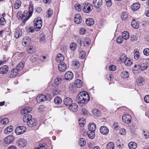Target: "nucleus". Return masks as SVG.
Returning <instances> with one entry per match:
<instances>
[{"label":"nucleus","instance_id":"f257e3e1","mask_svg":"<svg viewBox=\"0 0 149 149\" xmlns=\"http://www.w3.org/2000/svg\"><path fill=\"white\" fill-rule=\"evenodd\" d=\"M89 100V96L87 93L85 91H82L77 95L76 100L79 105L82 106L86 104Z\"/></svg>","mask_w":149,"mask_h":149},{"label":"nucleus","instance_id":"f03ea898","mask_svg":"<svg viewBox=\"0 0 149 149\" xmlns=\"http://www.w3.org/2000/svg\"><path fill=\"white\" fill-rule=\"evenodd\" d=\"M88 130L87 132V135L89 138L93 139L95 136L96 125L93 123H90L88 124Z\"/></svg>","mask_w":149,"mask_h":149},{"label":"nucleus","instance_id":"7ed1b4c3","mask_svg":"<svg viewBox=\"0 0 149 149\" xmlns=\"http://www.w3.org/2000/svg\"><path fill=\"white\" fill-rule=\"evenodd\" d=\"M34 28L37 31L40 30L42 25V21L41 18L38 17L35 18L33 22Z\"/></svg>","mask_w":149,"mask_h":149},{"label":"nucleus","instance_id":"20e7f679","mask_svg":"<svg viewBox=\"0 0 149 149\" xmlns=\"http://www.w3.org/2000/svg\"><path fill=\"white\" fill-rule=\"evenodd\" d=\"M83 11L86 13H90L93 8L92 5L90 3H86L83 4Z\"/></svg>","mask_w":149,"mask_h":149},{"label":"nucleus","instance_id":"39448f33","mask_svg":"<svg viewBox=\"0 0 149 149\" xmlns=\"http://www.w3.org/2000/svg\"><path fill=\"white\" fill-rule=\"evenodd\" d=\"M27 144V141L23 139H19L16 142V145L19 148H23Z\"/></svg>","mask_w":149,"mask_h":149},{"label":"nucleus","instance_id":"423d86ee","mask_svg":"<svg viewBox=\"0 0 149 149\" xmlns=\"http://www.w3.org/2000/svg\"><path fill=\"white\" fill-rule=\"evenodd\" d=\"M26 127L24 126H20L17 127L15 131V132L17 134L20 135L26 132Z\"/></svg>","mask_w":149,"mask_h":149},{"label":"nucleus","instance_id":"0eeeda50","mask_svg":"<svg viewBox=\"0 0 149 149\" xmlns=\"http://www.w3.org/2000/svg\"><path fill=\"white\" fill-rule=\"evenodd\" d=\"M132 117L129 114H125L122 117L123 121L126 124H128L131 120Z\"/></svg>","mask_w":149,"mask_h":149},{"label":"nucleus","instance_id":"6e6552de","mask_svg":"<svg viewBox=\"0 0 149 149\" xmlns=\"http://www.w3.org/2000/svg\"><path fill=\"white\" fill-rule=\"evenodd\" d=\"M73 74L71 71H68L65 74V78L66 80H70L73 78Z\"/></svg>","mask_w":149,"mask_h":149},{"label":"nucleus","instance_id":"1a4fd4ad","mask_svg":"<svg viewBox=\"0 0 149 149\" xmlns=\"http://www.w3.org/2000/svg\"><path fill=\"white\" fill-rule=\"evenodd\" d=\"M47 100L46 96L43 94H40L36 98V100L38 102H43Z\"/></svg>","mask_w":149,"mask_h":149},{"label":"nucleus","instance_id":"9d476101","mask_svg":"<svg viewBox=\"0 0 149 149\" xmlns=\"http://www.w3.org/2000/svg\"><path fill=\"white\" fill-rule=\"evenodd\" d=\"M31 42V38L29 37H24L22 40V45L24 46L29 45Z\"/></svg>","mask_w":149,"mask_h":149},{"label":"nucleus","instance_id":"9b49d317","mask_svg":"<svg viewBox=\"0 0 149 149\" xmlns=\"http://www.w3.org/2000/svg\"><path fill=\"white\" fill-rule=\"evenodd\" d=\"M18 70L15 68L12 70L8 73L9 77L11 78L15 77L18 74Z\"/></svg>","mask_w":149,"mask_h":149},{"label":"nucleus","instance_id":"f8f14e48","mask_svg":"<svg viewBox=\"0 0 149 149\" xmlns=\"http://www.w3.org/2000/svg\"><path fill=\"white\" fill-rule=\"evenodd\" d=\"M14 140V137L13 135H10L5 138L4 142L6 144H9L13 142Z\"/></svg>","mask_w":149,"mask_h":149},{"label":"nucleus","instance_id":"ddd939ff","mask_svg":"<svg viewBox=\"0 0 149 149\" xmlns=\"http://www.w3.org/2000/svg\"><path fill=\"white\" fill-rule=\"evenodd\" d=\"M68 109L73 112L76 111L78 109V106L75 103H72L68 107Z\"/></svg>","mask_w":149,"mask_h":149},{"label":"nucleus","instance_id":"4468645a","mask_svg":"<svg viewBox=\"0 0 149 149\" xmlns=\"http://www.w3.org/2000/svg\"><path fill=\"white\" fill-rule=\"evenodd\" d=\"M72 100L69 97L65 98L63 101L64 104L66 106L68 107L72 103Z\"/></svg>","mask_w":149,"mask_h":149},{"label":"nucleus","instance_id":"2eb2a0df","mask_svg":"<svg viewBox=\"0 0 149 149\" xmlns=\"http://www.w3.org/2000/svg\"><path fill=\"white\" fill-rule=\"evenodd\" d=\"M8 70V66L4 65L0 68V74H6Z\"/></svg>","mask_w":149,"mask_h":149},{"label":"nucleus","instance_id":"dca6fc26","mask_svg":"<svg viewBox=\"0 0 149 149\" xmlns=\"http://www.w3.org/2000/svg\"><path fill=\"white\" fill-rule=\"evenodd\" d=\"M93 4L94 6L97 8H98L100 7L102 4V0H93Z\"/></svg>","mask_w":149,"mask_h":149},{"label":"nucleus","instance_id":"f3484780","mask_svg":"<svg viewBox=\"0 0 149 149\" xmlns=\"http://www.w3.org/2000/svg\"><path fill=\"white\" fill-rule=\"evenodd\" d=\"M138 68L139 69L141 70H146L147 68V65L146 63L142 62L140 63L137 64Z\"/></svg>","mask_w":149,"mask_h":149},{"label":"nucleus","instance_id":"a211bd4d","mask_svg":"<svg viewBox=\"0 0 149 149\" xmlns=\"http://www.w3.org/2000/svg\"><path fill=\"white\" fill-rule=\"evenodd\" d=\"M36 120L32 118L28 122L27 125L30 127H32L36 125Z\"/></svg>","mask_w":149,"mask_h":149},{"label":"nucleus","instance_id":"6ab92c4d","mask_svg":"<svg viewBox=\"0 0 149 149\" xmlns=\"http://www.w3.org/2000/svg\"><path fill=\"white\" fill-rule=\"evenodd\" d=\"M74 22L77 24H79L81 22L82 19L81 16L79 14H77L74 18Z\"/></svg>","mask_w":149,"mask_h":149},{"label":"nucleus","instance_id":"aec40b11","mask_svg":"<svg viewBox=\"0 0 149 149\" xmlns=\"http://www.w3.org/2000/svg\"><path fill=\"white\" fill-rule=\"evenodd\" d=\"M66 67V65L65 63H61L59 64L58 68L60 71L63 72L65 71Z\"/></svg>","mask_w":149,"mask_h":149},{"label":"nucleus","instance_id":"412c9836","mask_svg":"<svg viewBox=\"0 0 149 149\" xmlns=\"http://www.w3.org/2000/svg\"><path fill=\"white\" fill-rule=\"evenodd\" d=\"M100 132L103 134H106L109 131L108 128L106 126H102L100 129Z\"/></svg>","mask_w":149,"mask_h":149},{"label":"nucleus","instance_id":"4be33fe9","mask_svg":"<svg viewBox=\"0 0 149 149\" xmlns=\"http://www.w3.org/2000/svg\"><path fill=\"white\" fill-rule=\"evenodd\" d=\"M22 34V29H17L15 31L14 36L16 38H18Z\"/></svg>","mask_w":149,"mask_h":149},{"label":"nucleus","instance_id":"5701e85b","mask_svg":"<svg viewBox=\"0 0 149 149\" xmlns=\"http://www.w3.org/2000/svg\"><path fill=\"white\" fill-rule=\"evenodd\" d=\"M32 118V117L31 115L26 114L23 117V120L24 122L27 123V125L28 122Z\"/></svg>","mask_w":149,"mask_h":149},{"label":"nucleus","instance_id":"b1692460","mask_svg":"<svg viewBox=\"0 0 149 149\" xmlns=\"http://www.w3.org/2000/svg\"><path fill=\"white\" fill-rule=\"evenodd\" d=\"M31 110L32 108L31 107H25L21 111V113L23 114L29 113Z\"/></svg>","mask_w":149,"mask_h":149},{"label":"nucleus","instance_id":"393cba45","mask_svg":"<svg viewBox=\"0 0 149 149\" xmlns=\"http://www.w3.org/2000/svg\"><path fill=\"white\" fill-rule=\"evenodd\" d=\"M140 4L139 3H133L131 6L132 9L134 11L138 10L140 7Z\"/></svg>","mask_w":149,"mask_h":149},{"label":"nucleus","instance_id":"a878e982","mask_svg":"<svg viewBox=\"0 0 149 149\" xmlns=\"http://www.w3.org/2000/svg\"><path fill=\"white\" fill-rule=\"evenodd\" d=\"M13 127L12 125L8 126L6 129L4 130V132L5 134H8L11 132L13 130Z\"/></svg>","mask_w":149,"mask_h":149},{"label":"nucleus","instance_id":"bb28decb","mask_svg":"<svg viewBox=\"0 0 149 149\" xmlns=\"http://www.w3.org/2000/svg\"><path fill=\"white\" fill-rule=\"evenodd\" d=\"M74 86L77 88H80L82 85V82L79 79L75 81L74 83Z\"/></svg>","mask_w":149,"mask_h":149},{"label":"nucleus","instance_id":"cd10ccee","mask_svg":"<svg viewBox=\"0 0 149 149\" xmlns=\"http://www.w3.org/2000/svg\"><path fill=\"white\" fill-rule=\"evenodd\" d=\"M29 14L28 16L27 17L26 19V20L25 21H26L27 20H28L29 18L32 15L33 12V7L32 6L30 5L29 7Z\"/></svg>","mask_w":149,"mask_h":149},{"label":"nucleus","instance_id":"c85d7f7f","mask_svg":"<svg viewBox=\"0 0 149 149\" xmlns=\"http://www.w3.org/2000/svg\"><path fill=\"white\" fill-rule=\"evenodd\" d=\"M56 60L58 62H61L64 60V57L61 54H58L56 58Z\"/></svg>","mask_w":149,"mask_h":149},{"label":"nucleus","instance_id":"c756f323","mask_svg":"<svg viewBox=\"0 0 149 149\" xmlns=\"http://www.w3.org/2000/svg\"><path fill=\"white\" fill-rule=\"evenodd\" d=\"M128 146L130 149H135L137 147V144L134 142H131L129 143Z\"/></svg>","mask_w":149,"mask_h":149},{"label":"nucleus","instance_id":"7c9ffc66","mask_svg":"<svg viewBox=\"0 0 149 149\" xmlns=\"http://www.w3.org/2000/svg\"><path fill=\"white\" fill-rule=\"evenodd\" d=\"M9 122V119L7 118H3L1 119L0 118V123L2 125H6Z\"/></svg>","mask_w":149,"mask_h":149},{"label":"nucleus","instance_id":"2f4dec72","mask_svg":"<svg viewBox=\"0 0 149 149\" xmlns=\"http://www.w3.org/2000/svg\"><path fill=\"white\" fill-rule=\"evenodd\" d=\"M130 35L129 33L127 31H124L122 33V37L123 39L127 40L129 39Z\"/></svg>","mask_w":149,"mask_h":149},{"label":"nucleus","instance_id":"473e14b6","mask_svg":"<svg viewBox=\"0 0 149 149\" xmlns=\"http://www.w3.org/2000/svg\"><path fill=\"white\" fill-rule=\"evenodd\" d=\"M72 64L74 66V68L76 69H78L80 66V63L79 62L75 60L73 61Z\"/></svg>","mask_w":149,"mask_h":149},{"label":"nucleus","instance_id":"72a5a7b5","mask_svg":"<svg viewBox=\"0 0 149 149\" xmlns=\"http://www.w3.org/2000/svg\"><path fill=\"white\" fill-rule=\"evenodd\" d=\"M93 114V116L98 117L101 116L100 111L97 109H94L92 111Z\"/></svg>","mask_w":149,"mask_h":149},{"label":"nucleus","instance_id":"f704fd0d","mask_svg":"<svg viewBox=\"0 0 149 149\" xmlns=\"http://www.w3.org/2000/svg\"><path fill=\"white\" fill-rule=\"evenodd\" d=\"M136 83L139 86L143 85L144 83L143 79L142 77L139 78L136 80Z\"/></svg>","mask_w":149,"mask_h":149},{"label":"nucleus","instance_id":"c9c22d12","mask_svg":"<svg viewBox=\"0 0 149 149\" xmlns=\"http://www.w3.org/2000/svg\"><path fill=\"white\" fill-rule=\"evenodd\" d=\"M86 23L87 25L91 26L94 24V21L93 19L89 18L86 20Z\"/></svg>","mask_w":149,"mask_h":149},{"label":"nucleus","instance_id":"e433bc0d","mask_svg":"<svg viewBox=\"0 0 149 149\" xmlns=\"http://www.w3.org/2000/svg\"><path fill=\"white\" fill-rule=\"evenodd\" d=\"M114 144L112 142H109L107 143L106 146L107 149H114Z\"/></svg>","mask_w":149,"mask_h":149},{"label":"nucleus","instance_id":"4c0bfd02","mask_svg":"<svg viewBox=\"0 0 149 149\" xmlns=\"http://www.w3.org/2000/svg\"><path fill=\"white\" fill-rule=\"evenodd\" d=\"M131 25L132 27L135 29H138L139 26V24L134 19L132 21Z\"/></svg>","mask_w":149,"mask_h":149},{"label":"nucleus","instance_id":"58836bf2","mask_svg":"<svg viewBox=\"0 0 149 149\" xmlns=\"http://www.w3.org/2000/svg\"><path fill=\"white\" fill-rule=\"evenodd\" d=\"M78 143L81 146L84 147L86 145V141L84 139L81 138L79 140Z\"/></svg>","mask_w":149,"mask_h":149},{"label":"nucleus","instance_id":"ea45409f","mask_svg":"<svg viewBox=\"0 0 149 149\" xmlns=\"http://www.w3.org/2000/svg\"><path fill=\"white\" fill-rule=\"evenodd\" d=\"M17 17L19 19H21L23 22L24 24L26 21H25L26 20L27 17H25L24 18V17H23L22 14H21L20 13L18 12L17 13Z\"/></svg>","mask_w":149,"mask_h":149},{"label":"nucleus","instance_id":"a19ab883","mask_svg":"<svg viewBox=\"0 0 149 149\" xmlns=\"http://www.w3.org/2000/svg\"><path fill=\"white\" fill-rule=\"evenodd\" d=\"M134 58L135 59L138 60L139 58V53L137 49H135L134 51Z\"/></svg>","mask_w":149,"mask_h":149},{"label":"nucleus","instance_id":"79ce46f5","mask_svg":"<svg viewBox=\"0 0 149 149\" xmlns=\"http://www.w3.org/2000/svg\"><path fill=\"white\" fill-rule=\"evenodd\" d=\"M121 17L123 20L125 21L128 18V15L127 13L123 12L121 14Z\"/></svg>","mask_w":149,"mask_h":149},{"label":"nucleus","instance_id":"37998d69","mask_svg":"<svg viewBox=\"0 0 149 149\" xmlns=\"http://www.w3.org/2000/svg\"><path fill=\"white\" fill-rule=\"evenodd\" d=\"M24 67V64L22 62H20L17 66L16 69H17L18 71H19L23 69Z\"/></svg>","mask_w":149,"mask_h":149},{"label":"nucleus","instance_id":"c03bdc74","mask_svg":"<svg viewBox=\"0 0 149 149\" xmlns=\"http://www.w3.org/2000/svg\"><path fill=\"white\" fill-rule=\"evenodd\" d=\"M127 58V57L126 55L124 54H123L120 56L119 59L120 61L124 62Z\"/></svg>","mask_w":149,"mask_h":149},{"label":"nucleus","instance_id":"a18cd8bd","mask_svg":"<svg viewBox=\"0 0 149 149\" xmlns=\"http://www.w3.org/2000/svg\"><path fill=\"white\" fill-rule=\"evenodd\" d=\"M125 65L127 66H130L132 64V61L127 58L124 62Z\"/></svg>","mask_w":149,"mask_h":149},{"label":"nucleus","instance_id":"49530a36","mask_svg":"<svg viewBox=\"0 0 149 149\" xmlns=\"http://www.w3.org/2000/svg\"><path fill=\"white\" fill-rule=\"evenodd\" d=\"M121 75L122 78H127L129 77V73L127 71H124L122 72Z\"/></svg>","mask_w":149,"mask_h":149},{"label":"nucleus","instance_id":"de8ad7c7","mask_svg":"<svg viewBox=\"0 0 149 149\" xmlns=\"http://www.w3.org/2000/svg\"><path fill=\"white\" fill-rule=\"evenodd\" d=\"M21 4V2L19 0H17L15 2L14 7L16 9H18L20 6Z\"/></svg>","mask_w":149,"mask_h":149},{"label":"nucleus","instance_id":"09e8293b","mask_svg":"<svg viewBox=\"0 0 149 149\" xmlns=\"http://www.w3.org/2000/svg\"><path fill=\"white\" fill-rule=\"evenodd\" d=\"M54 103L57 104H60L62 102V100L59 97H56L54 99Z\"/></svg>","mask_w":149,"mask_h":149},{"label":"nucleus","instance_id":"8fccbe9b","mask_svg":"<svg viewBox=\"0 0 149 149\" xmlns=\"http://www.w3.org/2000/svg\"><path fill=\"white\" fill-rule=\"evenodd\" d=\"M46 16L48 18L50 17L53 15V10H52L49 9L47 12L46 13Z\"/></svg>","mask_w":149,"mask_h":149},{"label":"nucleus","instance_id":"3c124183","mask_svg":"<svg viewBox=\"0 0 149 149\" xmlns=\"http://www.w3.org/2000/svg\"><path fill=\"white\" fill-rule=\"evenodd\" d=\"M79 52H80L79 54V56L80 57V58L81 59L84 58L86 55V53L85 51H80V50H79Z\"/></svg>","mask_w":149,"mask_h":149},{"label":"nucleus","instance_id":"603ef678","mask_svg":"<svg viewBox=\"0 0 149 149\" xmlns=\"http://www.w3.org/2000/svg\"><path fill=\"white\" fill-rule=\"evenodd\" d=\"M76 44L75 42H73L70 45V48L72 51H74L76 48Z\"/></svg>","mask_w":149,"mask_h":149},{"label":"nucleus","instance_id":"864d4df0","mask_svg":"<svg viewBox=\"0 0 149 149\" xmlns=\"http://www.w3.org/2000/svg\"><path fill=\"white\" fill-rule=\"evenodd\" d=\"M90 39L88 38H85L84 39L83 41V43L84 46H87L90 43Z\"/></svg>","mask_w":149,"mask_h":149},{"label":"nucleus","instance_id":"5fc2aeb1","mask_svg":"<svg viewBox=\"0 0 149 149\" xmlns=\"http://www.w3.org/2000/svg\"><path fill=\"white\" fill-rule=\"evenodd\" d=\"M61 79L60 77H56L54 80V84L58 85L61 83Z\"/></svg>","mask_w":149,"mask_h":149},{"label":"nucleus","instance_id":"6e6d98bb","mask_svg":"<svg viewBox=\"0 0 149 149\" xmlns=\"http://www.w3.org/2000/svg\"><path fill=\"white\" fill-rule=\"evenodd\" d=\"M79 124L80 126L81 127L84 126V125L86 123V121L85 120H84L83 118L79 120Z\"/></svg>","mask_w":149,"mask_h":149},{"label":"nucleus","instance_id":"4d7b16f0","mask_svg":"<svg viewBox=\"0 0 149 149\" xmlns=\"http://www.w3.org/2000/svg\"><path fill=\"white\" fill-rule=\"evenodd\" d=\"M138 37L135 35H132L130 36V39L132 41H137Z\"/></svg>","mask_w":149,"mask_h":149},{"label":"nucleus","instance_id":"13d9d810","mask_svg":"<svg viewBox=\"0 0 149 149\" xmlns=\"http://www.w3.org/2000/svg\"><path fill=\"white\" fill-rule=\"evenodd\" d=\"M39 148L40 149H47V146L45 144H40L38 146Z\"/></svg>","mask_w":149,"mask_h":149},{"label":"nucleus","instance_id":"bf43d9fd","mask_svg":"<svg viewBox=\"0 0 149 149\" xmlns=\"http://www.w3.org/2000/svg\"><path fill=\"white\" fill-rule=\"evenodd\" d=\"M75 8L76 10L78 11H80L81 10V6L79 4H75Z\"/></svg>","mask_w":149,"mask_h":149},{"label":"nucleus","instance_id":"052dcab7","mask_svg":"<svg viewBox=\"0 0 149 149\" xmlns=\"http://www.w3.org/2000/svg\"><path fill=\"white\" fill-rule=\"evenodd\" d=\"M143 53L146 56H148L149 55V49L146 48L143 51Z\"/></svg>","mask_w":149,"mask_h":149},{"label":"nucleus","instance_id":"680f3d73","mask_svg":"<svg viewBox=\"0 0 149 149\" xmlns=\"http://www.w3.org/2000/svg\"><path fill=\"white\" fill-rule=\"evenodd\" d=\"M143 134L146 138H149V133L147 130H144Z\"/></svg>","mask_w":149,"mask_h":149},{"label":"nucleus","instance_id":"e2e57ef3","mask_svg":"<svg viewBox=\"0 0 149 149\" xmlns=\"http://www.w3.org/2000/svg\"><path fill=\"white\" fill-rule=\"evenodd\" d=\"M40 40L42 42H44L45 40V34L43 33H41L39 36Z\"/></svg>","mask_w":149,"mask_h":149},{"label":"nucleus","instance_id":"0e129e2a","mask_svg":"<svg viewBox=\"0 0 149 149\" xmlns=\"http://www.w3.org/2000/svg\"><path fill=\"white\" fill-rule=\"evenodd\" d=\"M123 38L121 36H119L116 39V41L118 43H121L123 41Z\"/></svg>","mask_w":149,"mask_h":149},{"label":"nucleus","instance_id":"69168bd1","mask_svg":"<svg viewBox=\"0 0 149 149\" xmlns=\"http://www.w3.org/2000/svg\"><path fill=\"white\" fill-rule=\"evenodd\" d=\"M106 5L107 7H110L112 5L111 0H105Z\"/></svg>","mask_w":149,"mask_h":149},{"label":"nucleus","instance_id":"338daca9","mask_svg":"<svg viewBox=\"0 0 149 149\" xmlns=\"http://www.w3.org/2000/svg\"><path fill=\"white\" fill-rule=\"evenodd\" d=\"M109 70L111 71H114L116 69V66L114 65H111L109 67Z\"/></svg>","mask_w":149,"mask_h":149},{"label":"nucleus","instance_id":"774afa93","mask_svg":"<svg viewBox=\"0 0 149 149\" xmlns=\"http://www.w3.org/2000/svg\"><path fill=\"white\" fill-rule=\"evenodd\" d=\"M144 101L146 103H149V95H146L144 97Z\"/></svg>","mask_w":149,"mask_h":149}]
</instances>
